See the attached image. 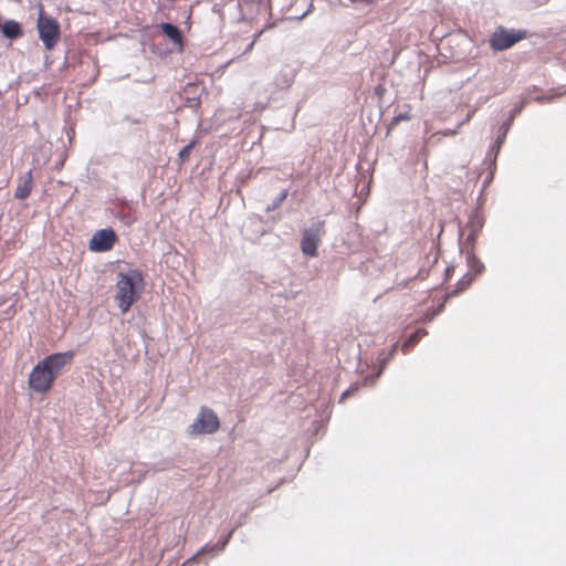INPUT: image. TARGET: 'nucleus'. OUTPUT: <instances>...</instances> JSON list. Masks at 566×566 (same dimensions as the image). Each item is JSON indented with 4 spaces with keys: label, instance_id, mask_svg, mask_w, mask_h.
Instances as JSON below:
<instances>
[{
    "label": "nucleus",
    "instance_id": "nucleus-4",
    "mask_svg": "<svg viewBox=\"0 0 566 566\" xmlns=\"http://www.w3.org/2000/svg\"><path fill=\"white\" fill-rule=\"evenodd\" d=\"M38 30L40 39L43 41L46 49H52L60 35L59 23L55 19L44 14L41 10L38 19Z\"/></svg>",
    "mask_w": 566,
    "mask_h": 566
},
{
    "label": "nucleus",
    "instance_id": "nucleus-9",
    "mask_svg": "<svg viewBox=\"0 0 566 566\" xmlns=\"http://www.w3.org/2000/svg\"><path fill=\"white\" fill-rule=\"evenodd\" d=\"M161 29L164 31V33L176 44L178 45L179 48H181V33L180 31L178 30V28H176L175 25L172 24H169V23H164L161 25Z\"/></svg>",
    "mask_w": 566,
    "mask_h": 566
},
{
    "label": "nucleus",
    "instance_id": "nucleus-5",
    "mask_svg": "<svg viewBox=\"0 0 566 566\" xmlns=\"http://www.w3.org/2000/svg\"><path fill=\"white\" fill-rule=\"evenodd\" d=\"M117 240L116 233L113 229L106 228L96 231L90 242L88 249L92 252H105L111 250Z\"/></svg>",
    "mask_w": 566,
    "mask_h": 566
},
{
    "label": "nucleus",
    "instance_id": "nucleus-8",
    "mask_svg": "<svg viewBox=\"0 0 566 566\" xmlns=\"http://www.w3.org/2000/svg\"><path fill=\"white\" fill-rule=\"evenodd\" d=\"M32 190V174L28 171L19 181L15 189L14 197L18 199H25Z\"/></svg>",
    "mask_w": 566,
    "mask_h": 566
},
{
    "label": "nucleus",
    "instance_id": "nucleus-11",
    "mask_svg": "<svg viewBox=\"0 0 566 566\" xmlns=\"http://www.w3.org/2000/svg\"><path fill=\"white\" fill-rule=\"evenodd\" d=\"M192 147H193V143H190V144L186 145V146H185V147L179 151V158H180L181 160H185V159L188 157V155H189L190 150L192 149Z\"/></svg>",
    "mask_w": 566,
    "mask_h": 566
},
{
    "label": "nucleus",
    "instance_id": "nucleus-3",
    "mask_svg": "<svg viewBox=\"0 0 566 566\" xmlns=\"http://www.w3.org/2000/svg\"><path fill=\"white\" fill-rule=\"evenodd\" d=\"M219 427L220 421L216 412L208 407H201L187 432L190 436L212 434Z\"/></svg>",
    "mask_w": 566,
    "mask_h": 566
},
{
    "label": "nucleus",
    "instance_id": "nucleus-12",
    "mask_svg": "<svg viewBox=\"0 0 566 566\" xmlns=\"http://www.w3.org/2000/svg\"><path fill=\"white\" fill-rule=\"evenodd\" d=\"M409 118H410V117H409L407 114H403V115H399V116H397V117L395 118V120H394V122H395V123H399V122H400V120H402V119L407 120V119H409Z\"/></svg>",
    "mask_w": 566,
    "mask_h": 566
},
{
    "label": "nucleus",
    "instance_id": "nucleus-6",
    "mask_svg": "<svg viewBox=\"0 0 566 566\" xmlns=\"http://www.w3.org/2000/svg\"><path fill=\"white\" fill-rule=\"evenodd\" d=\"M521 31L499 29L491 38V44L496 50H505L523 38Z\"/></svg>",
    "mask_w": 566,
    "mask_h": 566
},
{
    "label": "nucleus",
    "instance_id": "nucleus-2",
    "mask_svg": "<svg viewBox=\"0 0 566 566\" xmlns=\"http://www.w3.org/2000/svg\"><path fill=\"white\" fill-rule=\"evenodd\" d=\"M143 290V276L136 270L120 272L116 281V294L118 307L126 313L134 302L137 301Z\"/></svg>",
    "mask_w": 566,
    "mask_h": 566
},
{
    "label": "nucleus",
    "instance_id": "nucleus-1",
    "mask_svg": "<svg viewBox=\"0 0 566 566\" xmlns=\"http://www.w3.org/2000/svg\"><path fill=\"white\" fill-rule=\"evenodd\" d=\"M73 357L74 353L69 350L52 354L40 360L29 375V388L38 394L48 392Z\"/></svg>",
    "mask_w": 566,
    "mask_h": 566
},
{
    "label": "nucleus",
    "instance_id": "nucleus-7",
    "mask_svg": "<svg viewBox=\"0 0 566 566\" xmlns=\"http://www.w3.org/2000/svg\"><path fill=\"white\" fill-rule=\"evenodd\" d=\"M321 242V228L314 227L306 230L301 242V250L308 256L317 255V247Z\"/></svg>",
    "mask_w": 566,
    "mask_h": 566
},
{
    "label": "nucleus",
    "instance_id": "nucleus-10",
    "mask_svg": "<svg viewBox=\"0 0 566 566\" xmlns=\"http://www.w3.org/2000/svg\"><path fill=\"white\" fill-rule=\"evenodd\" d=\"M1 31L6 38L14 39L20 35V25L15 21H7L2 24Z\"/></svg>",
    "mask_w": 566,
    "mask_h": 566
}]
</instances>
